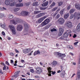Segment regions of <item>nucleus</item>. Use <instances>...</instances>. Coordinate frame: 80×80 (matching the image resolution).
I'll return each mask as SVG.
<instances>
[{"label": "nucleus", "mask_w": 80, "mask_h": 80, "mask_svg": "<svg viewBox=\"0 0 80 80\" xmlns=\"http://www.w3.org/2000/svg\"><path fill=\"white\" fill-rule=\"evenodd\" d=\"M77 75H78V78H80V72H78Z\"/></svg>", "instance_id": "39"}, {"label": "nucleus", "mask_w": 80, "mask_h": 80, "mask_svg": "<svg viewBox=\"0 0 80 80\" xmlns=\"http://www.w3.org/2000/svg\"><path fill=\"white\" fill-rule=\"evenodd\" d=\"M57 61H54L51 63V64L53 66H56L57 65Z\"/></svg>", "instance_id": "23"}, {"label": "nucleus", "mask_w": 80, "mask_h": 80, "mask_svg": "<svg viewBox=\"0 0 80 80\" xmlns=\"http://www.w3.org/2000/svg\"><path fill=\"white\" fill-rule=\"evenodd\" d=\"M65 25L68 28H72L73 27L72 22L68 21H67L65 22Z\"/></svg>", "instance_id": "6"}, {"label": "nucleus", "mask_w": 80, "mask_h": 80, "mask_svg": "<svg viewBox=\"0 0 80 80\" xmlns=\"http://www.w3.org/2000/svg\"><path fill=\"white\" fill-rule=\"evenodd\" d=\"M78 43V42H76L74 43V45H77V44Z\"/></svg>", "instance_id": "50"}, {"label": "nucleus", "mask_w": 80, "mask_h": 80, "mask_svg": "<svg viewBox=\"0 0 80 80\" xmlns=\"http://www.w3.org/2000/svg\"><path fill=\"white\" fill-rule=\"evenodd\" d=\"M62 71V70H59L58 71V73H60V72H61Z\"/></svg>", "instance_id": "63"}, {"label": "nucleus", "mask_w": 80, "mask_h": 80, "mask_svg": "<svg viewBox=\"0 0 80 80\" xmlns=\"http://www.w3.org/2000/svg\"><path fill=\"white\" fill-rule=\"evenodd\" d=\"M56 17L58 18L60 17V14H58L56 16Z\"/></svg>", "instance_id": "48"}, {"label": "nucleus", "mask_w": 80, "mask_h": 80, "mask_svg": "<svg viewBox=\"0 0 80 80\" xmlns=\"http://www.w3.org/2000/svg\"><path fill=\"white\" fill-rule=\"evenodd\" d=\"M65 71H63L60 76L62 78H63L65 76Z\"/></svg>", "instance_id": "22"}, {"label": "nucleus", "mask_w": 80, "mask_h": 80, "mask_svg": "<svg viewBox=\"0 0 80 80\" xmlns=\"http://www.w3.org/2000/svg\"><path fill=\"white\" fill-rule=\"evenodd\" d=\"M51 32H55V31H57V29L54 28H53L51 30Z\"/></svg>", "instance_id": "41"}, {"label": "nucleus", "mask_w": 80, "mask_h": 80, "mask_svg": "<svg viewBox=\"0 0 80 80\" xmlns=\"http://www.w3.org/2000/svg\"><path fill=\"white\" fill-rule=\"evenodd\" d=\"M69 54H70V55H72V56H73V53L72 52H70L69 53Z\"/></svg>", "instance_id": "60"}, {"label": "nucleus", "mask_w": 80, "mask_h": 80, "mask_svg": "<svg viewBox=\"0 0 80 80\" xmlns=\"http://www.w3.org/2000/svg\"><path fill=\"white\" fill-rule=\"evenodd\" d=\"M20 71H18L17 72H16L15 73V74L14 76L15 77V78H17L18 76V73H20Z\"/></svg>", "instance_id": "25"}, {"label": "nucleus", "mask_w": 80, "mask_h": 80, "mask_svg": "<svg viewBox=\"0 0 80 80\" xmlns=\"http://www.w3.org/2000/svg\"><path fill=\"white\" fill-rule=\"evenodd\" d=\"M47 18V16H45L40 18L38 20V23H42V21H43V20H45V18Z\"/></svg>", "instance_id": "12"}, {"label": "nucleus", "mask_w": 80, "mask_h": 80, "mask_svg": "<svg viewBox=\"0 0 80 80\" xmlns=\"http://www.w3.org/2000/svg\"><path fill=\"white\" fill-rule=\"evenodd\" d=\"M54 54L56 56H58V57H60L62 58H64V57H66V55L65 54H61V53L58 52H55Z\"/></svg>", "instance_id": "5"}, {"label": "nucleus", "mask_w": 80, "mask_h": 80, "mask_svg": "<svg viewBox=\"0 0 80 80\" xmlns=\"http://www.w3.org/2000/svg\"><path fill=\"white\" fill-rule=\"evenodd\" d=\"M59 32L58 34V36H61L63 33V29L60 28L59 29Z\"/></svg>", "instance_id": "14"}, {"label": "nucleus", "mask_w": 80, "mask_h": 80, "mask_svg": "<svg viewBox=\"0 0 80 80\" xmlns=\"http://www.w3.org/2000/svg\"><path fill=\"white\" fill-rule=\"evenodd\" d=\"M45 15V12H42L37 15L36 16V18H40V17H42V16Z\"/></svg>", "instance_id": "16"}, {"label": "nucleus", "mask_w": 80, "mask_h": 80, "mask_svg": "<svg viewBox=\"0 0 80 80\" xmlns=\"http://www.w3.org/2000/svg\"><path fill=\"white\" fill-rule=\"evenodd\" d=\"M40 53V52L39 51V50L37 51H35L33 54V55L35 56V55H39Z\"/></svg>", "instance_id": "21"}, {"label": "nucleus", "mask_w": 80, "mask_h": 80, "mask_svg": "<svg viewBox=\"0 0 80 80\" xmlns=\"http://www.w3.org/2000/svg\"><path fill=\"white\" fill-rule=\"evenodd\" d=\"M55 2H53L50 5V7H54L55 5Z\"/></svg>", "instance_id": "34"}, {"label": "nucleus", "mask_w": 80, "mask_h": 80, "mask_svg": "<svg viewBox=\"0 0 80 80\" xmlns=\"http://www.w3.org/2000/svg\"><path fill=\"white\" fill-rule=\"evenodd\" d=\"M69 48V49H70L71 50H73V47L72 46H70Z\"/></svg>", "instance_id": "42"}, {"label": "nucleus", "mask_w": 80, "mask_h": 80, "mask_svg": "<svg viewBox=\"0 0 80 80\" xmlns=\"http://www.w3.org/2000/svg\"><path fill=\"white\" fill-rule=\"evenodd\" d=\"M23 5L22 3H19L18 4H17L16 5V7H23Z\"/></svg>", "instance_id": "18"}, {"label": "nucleus", "mask_w": 80, "mask_h": 80, "mask_svg": "<svg viewBox=\"0 0 80 80\" xmlns=\"http://www.w3.org/2000/svg\"><path fill=\"white\" fill-rule=\"evenodd\" d=\"M68 35H69L65 32L63 34V37H64V38H66V37H68Z\"/></svg>", "instance_id": "26"}, {"label": "nucleus", "mask_w": 80, "mask_h": 80, "mask_svg": "<svg viewBox=\"0 0 80 80\" xmlns=\"http://www.w3.org/2000/svg\"><path fill=\"white\" fill-rule=\"evenodd\" d=\"M0 26L2 28H5V26H4L3 24L2 23H0Z\"/></svg>", "instance_id": "37"}, {"label": "nucleus", "mask_w": 80, "mask_h": 80, "mask_svg": "<svg viewBox=\"0 0 80 80\" xmlns=\"http://www.w3.org/2000/svg\"><path fill=\"white\" fill-rule=\"evenodd\" d=\"M48 71L49 72V74H48L49 76H51V73L52 75H55V74L56 73V72H55V71H54L53 72V71H52V68H51L50 67H49L48 68Z\"/></svg>", "instance_id": "9"}, {"label": "nucleus", "mask_w": 80, "mask_h": 80, "mask_svg": "<svg viewBox=\"0 0 80 80\" xmlns=\"http://www.w3.org/2000/svg\"><path fill=\"white\" fill-rule=\"evenodd\" d=\"M34 77L35 78H40V77L38 75L35 76Z\"/></svg>", "instance_id": "46"}, {"label": "nucleus", "mask_w": 80, "mask_h": 80, "mask_svg": "<svg viewBox=\"0 0 80 80\" xmlns=\"http://www.w3.org/2000/svg\"><path fill=\"white\" fill-rule=\"evenodd\" d=\"M15 51L16 52V53H19V51L17 50V49H15Z\"/></svg>", "instance_id": "53"}, {"label": "nucleus", "mask_w": 80, "mask_h": 80, "mask_svg": "<svg viewBox=\"0 0 80 80\" xmlns=\"http://www.w3.org/2000/svg\"><path fill=\"white\" fill-rule=\"evenodd\" d=\"M65 32L69 35L70 33H71V31L70 30H67Z\"/></svg>", "instance_id": "33"}, {"label": "nucleus", "mask_w": 80, "mask_h": 80, "mask_svg": "<svg viewBox=\"0 0 80 80\" xmlns=\"http://www.w3.org/2000/svg\"><path fill=\"white\" fill-rule=\"evenodd\" d=\"M76 37H77V35L74 34L73 36V38H75Z\"/></svg>", "instance_id": "52"}, {"label": "nucleus", "mask_w": 80, "mask_h": 80, "mask_svg": "<svg viewBox=\"0 0 80 80\" xmlns=\"http://www.w3.org/2000/svg\"><path fill=\"white\" fill-rule=\"evenodd\" d=\"M58 8V7H57L54 8L52 10V12H55V11H56V10H57Z\"/></svg>", "instance_id": "35"}, {"label": "nucleus", "mask_w": 80, "mask_h": 80, "mask_svg": "<svg viewBox=\"0 0 80 80\" xmlns=\"http://www.w3.org/2000/svg\"><path fill=\"white\" fill-rule=\"evenodd\" d=\"M30 72L31 73H34V69H30Z\"/></svg>", "instance_id": "43"}, {"label": "nucleus", "mask_w": 80, "mask_h": 80, "mask_svg": "<svg viewBox=\"0 0 80 80\" xmlns=\"http://www.w3.org/2000/svg\"><path fill=\"white\" fill-rule=\"evenodd\" d=\"M50 27V24H48L45 26L43 28L41 29V32H43V31H45V30H46L48 28H49Z\"/></svg>", "instance_id": "10"}, {"label": "nucleus", "mask_w": 80, "mask_h": 80, "mask_svg": "<svg viewBox=\"0 0 80 80\" xmlns=\"http://www.w3.org/2000/svg\"><path fill=\"white\" fill-rule=\"evenodd\" d=\"M2 35H5V32H4L2 31Z\"/></svg>", "instance_id": "55"}, {"label": "nucleus", "mask_w": 80, "mask_h": 80, "mask_svg": "<svg viewBox=\"0 0 80 80\" xmlns=\"http://www.w3.org/2000/svg\"><path fill=\"white\" fill-rule=\"evenodd\" d=\"M69 13H67L66 14H65L64 16V18H65V19H67L68 17L69 16Z\"/></svg>", "instance_id": "24"}, {"label": "nucleus", "mask_w": 80, "mask_h": 80, "mask_svg": "<svg viewBox=\"0 0 80 80\" xmlns=\"http://www.w3.org/2000/svg\"><path fill=\"white\" fill-rule=\"evenodd\" d=\"M60 39L61 40H63V37L61 36L60 38Z\"/></svg>", "instance_id": "59"}, {"label": "nucleus", "mask_w": 80, "mask_h": 80, "mask_svg": "<svg viewBox=\"0 0 80 80\" xmlns=\"http://www.w3.org/2000/svg\"><path fill=\"white\" fill-rule=\"evenodd\" d=\"M38 2H36L33 3V6H37L38 5Z\"/></svg>", "instance_id": "38"}, {"label": "nucleus", "mask_w": 80, "mask_h": 80, "mask_svg": "<svg viewBox=\"0 0 80 80\" xmlns=\"http://www.w3.org/2000/svg\"><path fill=\"white\" fill-rule=\"evenodd\" d=\"M6 65H9V63L7 61L6 62Z\"/></svg>", "instance_id": "51"}, {"label": "nucleus", "mask_w": 80, "mask_h": 80, "mask_svg": "<svg viewBox=\"0 0 80 80\" xmlns=\"http://www.w3.org/2000/svg\"><path fill=\"white\" fill-rule=\"evenodd\" d=\"M30 5V4L28 2H27V3H25V5L27 7V6H28V5Z\"/></svg>", "instance_id": "45"}, {"label": "nucleus", "mask_w": 80, "mask_h": 80, "mask_svg": "<svg viewBox=\"0 0 80 80\" xmlns=\"http://www.w3.org/2000/svg\"><path fill=\"white\" fill-rule=\"evenodd\" d=\"M24 26L25 30H28V25H27V24L26 23L24 24Z\"/></svg>", "instance_id": "28"}, {"label": "nucleus", "mask_w": 80, "mask_h": 80, "mask_svg": "<svg viewBox=\"0 0 80 80\" xmlns=\"http://www.w3.org/2000/svg\"><path fill=\"white\" fill-rule=\"evenodd\" d=\"M58 22L59 24L63 25L65 23V20L64 19L62 18H60L58 20Z\"/></svg>", "instance_id": "7"}, {"label": "nucleus", "mask_w": 80, "mask_h": 80, "mask_svg": "<svg viewBox=\"0 0 80 80\" xmlns=\"http://www.w3.org/2000/svg\"><path fill=\"white\" fill-rule=\"evenodd\" d=\"M46 9L45 8H40V10H44Z\"/></svg>", "instance_id": "47"}, {"label": "nucleus", "mask_w": 80, "mask_h": 80, "mask_svg": "<svg viewBox=\"0 0 80 80\" xmlns=\"http://www.w3.org/2000/svg\"><path fill=\"white\" fill-rule=\"evenodd\" d=\"M6 66H4V67L3 68V70H5V69H6Z\"/></svg>", "instance_id": "61"}, {"label": "nucleus", "mask_w": 80, "mask_h": 80, "mask_svg": "<svg viewBox=\"0 0 80 80\" xmlns=\"http://www.w3.org/2000/svg\"><path fill=\"white\" fill-rule=\"evenodd\" d=\"M42 72V68L38 67L36 68L35 73L36 74H41Z\"/></svg>", "instance_id": "4"}, {"label": "nucleus", "mask_w": 80, "mask_h": 80, "mask_svg": "<svg viewBox=\"0 0 80 80\" xmlns=\"http://www.w3.org/2000/svg\"><path fill=\"white\" fill-rule=\"evenodd\" d=\"M9 27L10 28L11 31L14 35H15L17 33L15 31V28L13 25H9Z\"/></svg>", "instance_id": "3"}, {"label": "nucleus", "mask_w": 80, "mask_h": 80, "mask_svg": "<svg viewBox=\"0 0 80 80\" xmlns=\"http://www.w3.org/2000/svg\"><path fill=\"white\" fill-rule=\"evenodd\" d=\"M11 63H13V61L12 60H11Z\"/></svg>", "instance_id": "62"}, {"label": "nucleus", "mask_w": 80, "mask_h": 80, "mask_svg": "<svg viewBox=\"0 0 80 80\" xmlns=\"http://www.w3.org/2000/svg\"><path fill=\"white\" fill-rule=\"evenodd\" d=\"M5 3L6 5H8L10 4V1L9 0H6L5 1Z\"/></svg>", "instance_id": "19"}, {"label": "nucleus", "mask_w": 80, "mask_h": 80, "mask_svg": "<svg viewBox=\"0 0 80 80\" xmlns=\"http://www.w3.org/2000/svg\"><path fill=\"white\" fill-rule=\"evenodd\" d=\"M77 29L78 31H80V24H79L77 27Z\"/></svg>", "instance_id": "31"}, {"label": "nucleus", "mask_w": 80, "mask_h": 80, "mask_svg": "<svg viewBox=\"0 0 80 80\" xmlns=\"http://www.w3.org/2000/svg\"><path fill=\"white\" fill-rule=\"evenodd\" d=\"M78 63L79 64H80V58H79V59Z\"/></svg>", "instance_id": "64"}, {"label": "nucleus", "mask_w": 80, "mask_h": 80, "mask_svg": "<svg viewBox=\"0 0 80 80\" xmlns=\"http://www.w3.org/2000/svg\"><path fill=\"white\" fill-rule=\"evenodd\" d=\"M41 12H42V11H35L34 12V14H35V15H36L37 14H38V13H41Z\"/></svg>", "instance_id": "29"}, {"label": "nucleus", "mask_w": 80, "mask_h": 80, "mask_svg": "<svg viewBox=\"0 0 80 80\" xmlns=\"http://www.w3.org/2000/svg\"><path fill=\"white\" fill-rule=\"evenodd\" d=\"M21 21H22V20L18 18H17L16 19L11 20L10 21V23L13 24L14 25H16L18 23H20Z\"/></svg>", "instance_id": "2"}, {"label": "nucleus", "mask_w": 80, "mask_h": 80, "mask_svg": "<svg viewBox=\"0 0 80 80\" xmlns=\"http://www.w3.org/2000/svg\"><path fill=\"white\" fill-rule=\"evenodd\" d=\"M75 75H76V74H75V73H74L72 76V77H74Z\"/></svg>", "instance_id": "57"}, {"label": "nucleus", "mask_w": 80, "mask_h": 80, "mask_svg": "<svg viewBox=\"0 0 80 80\" xmlns=\"http://www.w3.org/2000/svg\"><path fill=\"white\" fill-rule=\"evenodd\" d=\"M48 2L47 1L46 2L43 3L42 4V7H46L48 5Z\"/></svg>", "instance_id": "20"}, {"label": "nucleus", "mask_w": 80, "mask_h": 80, "mask_svg": "<svg viewBox=\"0 0 80 80\" xmlns=\"http://www.w3.org/2000/svg\"><path fill=\"white\" fill-rule=\"evenodd\" d=\"M70 6H69L68 7L67 10H70Z\"/></svg>", "instance_id": "49"}, {"label": "nucleus", "mask_w": 80, "mask_h": 80, "mask_svg": "<svg viewBox=\"0 0 80 80\" xmlns=\"http://www.w3.org/2000/svg\"><path fill=\"white\" fill-rule=\"evenodd\" d=\"M49 22L50 19H47L42 23L41 25L42 26H45V25H46L48 24Z\"/></svg>", "instance_id": "8"}, {"label": "nucleus", "mask_w": 80, "mask_h": 80, "mask_svg": "<svg viewBox=\"0 0 80 80\" xmlns=\"http://www.w3.org/2000/svg\"><path fill=\"white\" fill-rule=\"evenodd\" d=\"M74 18V19H77V20H79L80 18V13H77V12H75L74 14H71L70 16V19H72L73 18Z\"/></svg>", "instance_id": "1"}, {"label": "nucleus", "mask_w": 80, "mask_h": 80, "mask_svg": "<svg viewBox=\"0 0 80 80\" xmlns=\"http://www.w3.org/2000/svg\"><path fill=\"white\" fill-rule=\"evenodd\" d=\"M63 4V2H58V5L59 6H60Z\"/></svg>", "instance_id": "40"}, {"label": "nucleus", "mask_w": 80, "mask_h": 80, "mask_svg": "<svg viewBox=\"0 0 80 80\" xmlns=\"http://www.w3.org/2000/svg\"><path fill=\"white\" fill-rule=\"evenodd\" d=\"M60 10V8H59L57 10L56 12H59Z\"/></svg>", "instance_id": "56"}, {"label": "nucleus", "mask_w": 80, "mask_h": 80, "mask_svg": "<svg viewBox=\"0 0 80 80\" xmlns=\"http://www.w3.org/2000/svg\"><path fill=\"white\" fill-rule=\"evenodd\" d=\"M17 31H21L23 29V26L21 25H18L17 27Z\"/></svg>", "instance_id": "11"}, {"label": "nucleus", "mask_w": 80, "mask_h": 80, "mask_svg": "<svg viewBox=\"0 0 80 80\" xmlns=\"http://www.w3.org/2000/svg\"><path fill=\"white\" fill-rule=\"evenodd\" d=\"M10 55L11 56H13V53L11 52L10 53Z\"/></svg>", "instance_id": "58"}, {"label": "nucleus", "mask_w": 80, "mask_h": 80, "mask_svg": "<svg viewBox=\"0 0 80 80\" xmlns=\"http://www.w3.org/2000/svg\"><path fill=\"white\" fill-rule=\"evenodd\" d=\"M18 10H20V8H19L16 7L13 8V11L14 12H16L18 11Z\"/></svg>", "instance_id": "17"}, {"label": "nucleus", "mask_w": 80, "mask_h": 80, "mask_svg": "<svg viewBox=\"0 0 80 80\" xmlns=\"http://www.w3.org/2000/svg\"><path fill=\"white\" fill-rule=\"evenodd\" d=\"M8 17L9 18H13V16L12 14H9L8 15Z\"/></svg>", "instance_id": "32"}, {"label": "nucleus", "mask_w": 80, "mask_h": 80, "mask_svg": "<svg viewBox=\"0 0 80 80\" xmlns=\"http://www.w3.org/2000/svg\"><path fill=\"white\" fill-rule=\"evenodd\" d=\"M57 13H58V12H56L53 15L54 17H55V16L56 15H57Z\"/></svg>", "instance_id": "54"}, {"label": "nucleus", "mask_w": 80, "mask_h": 80, "mask_svg": "<svg viewBox=\"0 0 80 80\" xmlns=\"http://www.w3.org/2000/svg\"><path fill=\"white\" fill-rule=\"evenodd\" d=\"M60 12L61 15H63L64 14V9H62Z\"/></svg>", "instance_id": "30"}, {"label": "nucleus", "mask_w": 80, "mask_h": 80, "mask_svg": "<svg viewBox=\"0 0 80 80\" xmlns=\"http://www.w3.org/2000/svg\"><path fill=\"white\" fill-rule=\"evenodd\" d=\"M15 4H16V2H13L10 4L9 6H11V7H13V6H15Z\"/></svg>", "instance_id": "27"}, {"label": "nucleus", "mask_w": 80, "mask_h": 80, "mask_svg": "<svg viewBox=\"0 0 80 80\" xmlns=\"http://www.w3.org/2000/svg\"><path fill=\"white\" fill-rule=\"evenodd\" d=\"M3 16H4V15H3V14H0V18H2V17H3Z\"/></svg>", "instance_id": "44"}, {"label": "nucleus", "mask_w": 80, "mask_h": 80, "mask_svg": "<svg viewBox=\"0 0 80 80\" xmlns=\"http://www.w3.org/2000/svg\"><path fill=\"white\" fill-rule=\"evenodd\" d=\"M22 52L23 53L26 54L27 53H28L30 52V50L29 48H27L23 49Z\"/></svg>", "instance_id": "13"}, {"label": "nucleus", "mask_w": 80, "mask_h": 80, "mask_svg": "<svg viewBox=\"0 0 80 80\" xmlns=\"http://www.w3.org/2000/svg\"><path fill=\"white\" fill-rule=\"evenodd\" d=\"M73 12H74V9H72L70 10L69 13L71 14L72 13H73Z\"/></svg>", "instance_id": "36"}, {"label": "nucleus", "mask_w": 80, "mask_h": 80, "mask_svg": "<svg viewBox=\"0 0 80 80\" xmlns=\"http://www.w3.org/2000/svg\"><path fill=\"white\" fill-rule=\"evenodd\" d=\"M21 14L23 16H28V12L26 11H22L21 12Z\"/></svg>", "instance_id": "15"}]
</instances>
